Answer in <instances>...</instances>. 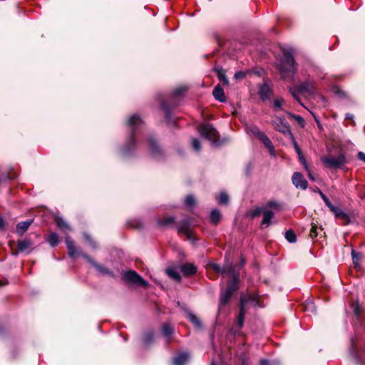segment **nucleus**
Here are the masks:
<instances>
[{"mask_svg": "<svg viewBox=\"0 0 365 365\" xmlns=\"http://www.w3.org/2000/svg\"><path fill=\"white\" fill-rule=\"evenodd\" d=\"M123 279L129 283L147 286L148 282L144 280L136 272L129 270L123 274Z\"/></svg>", "mask_w": 365, "mask_h": 365, "instance_id": "nucleus-7", "label": "nucleus"}, {"mask_svg": "<svg viewBox=\"0 0 365 365\" xmlns=\"http://www.w3.org/2000/svg\"><path fill=\"white\" fill-rule=\"evenodd\" d=\"M230 266L233 267V270H235V267L232 265V264H226L222 269H221L220 266L217 264L212 263L210 264V267L214 269L215 271L217 272H220L222 274L227 273L230 275V273L227 271V268H229ZM235 272V271H234Z\"/></svg>", "mask_w": 365, "mask_h": 365, "instance_id": "nucleus-24", "label": "nucleus"}, {"mask_svg": "<svg viewBox=\"0 0 365 365\" xmlns=\"http://www.w3.org/2000/svg\"><path fill=\"white\" fill-rule=\"evenodd\" d=\"M360 197L362 199H365V189L360 192Z\"/></svg>", "mask_w": 365, "mask_h": 365, "instance_id": "nucleus-57", "label": "nucleus"}, {"mask_svg": "<svg viewBox=\"0 0 365 365\" xmlns=\"http://www.w3.org/2000/svg\"><path fill=\"white\" fill-rule=\"evenodd\" d=\"M199 132L202 136L212 143H215L218 138V133L215 128L210 124H202L199 128Z\"/></svg>", "mask_w": 365, "mask_h": 365, "instance_id": "nucleus-6", "label": "nucleus"}, {"mask_svg": "<svg viewBox=\"0 0 365 365\" xmlns=\"http://www.w3.org/2000/svg\"><path fill=\"white\" fill-rule=\"evenodd\" d=\"M142 124H143V121L138 115H133L129 118V119L128 120V125L132 130V136H131V138H130L128 144L126 145V147L123 150V152L125 153H128L133 148L135 147V140L134 138V132H135V129L140 128Z\"/></svg>", "mask_w": 365, "mask_h": 365, "instance_id": "nucleus-3", "label": "nucleus"}, {"mask_svg": "<svg viewBox=\"0 0 365 365\" xmlns=\"http://www.w3.org/2000/svg\"><path fill=\"white\" fill-rule=\"evenodd\" d=\"M323 200L325 202L326 205L329 208V210L333 208L334 205L331 204V202L329 201L327 197H326V198Z\"/></svg>", "mask_w": 365, "mask_h": 365, "instance_id": "nucleus-47", "label": "nucleus"}, {"mask_svg": "<svg viewBox=\"0 0 365 365\" xmlns=\"http://www.w3.org/2000/svg\"><path fill=\"white\" fill-rule=\"evenodd\" d=\"M287 114L290 118L294 119L302 127L304 126V120L302 116L293 114L292 113H288Z\"/></svg>", "mask_w": 365, "mask_h": 365, "instance_id": "nucleus-35", "label": "nucleus"}, {"mask_svg": "<svg viewBox=\"0 0 365 365\" xmlns=\"http://www.w3.org/2000/svg\"><path fill=\"white\" fill-rule=\"evenodd\" d=\"M236 78H242L245 77V73L242 71L236 72L235 74Z\"/></svg>", "mask_w": 365, "mask_h": 365, "instance_id": "nucleus-49", "label": "nucleus"}, {"mask_svg": "<svg viewBox=\"0 0 365 365\" xmlns=\"http://www.w3.org/2000/svg\"><path fill=\"white\" fill-rule=\"evenodd\" d=\"M153 334L152 333H148L146 334L145 342L149 343L153 340Z\"/></svg>", "mask_w": 365, "mask_h": 365, "instance_id": "nucleus-48", "label": "nucleus"}, {"mask_svg": "<svg viewBox=\"0 0 365 365\" xmlns=\"http://www.w3.org/2000/svg\"><path fill=\"white\" fill-rule=\"evenodd\" d=\"M48 243L52 246L55 247L58 244V235L56 233H51L48 237Z\"/></svg>", "mask_w": 365, "mask_h": 365, "instance_id": "nucleus-30", "label": "nucleus"}, {"mask_svg": "<svg viewBox=\"0 0 365 365\" xmlns=\"http://www.w3.org/2000/svg\"><path fill=\"white\" fill-rule=\"evenodd\" d=\"M291 93H292V96H293V97H294V98H295L298 102H299V103H300V104H301L302 106H303V105H302V103L300 102V100H299V97H298V96H297V94H298V93H299L297 91V88H296V90H295V91H291Z\"/></svg>", "mask_w": 365, "mask_h": 365, "instance_id": "nucleus-46", "label": "nucleus"}, {"mask_svg": "<svg viewBox=\"0 0 365 365\" xmlns=\"http://www.w3.org/2000/svg\"><path fill=\"white\" fill-rule=\"evenodd\" d=\"M227 271L230 273L232 281L227 285L226 289H222L221 291L220 296V309L229 302L233 292L238 289V274L234 272L232 266L227 268Z\"/></svg>", "mask_w": 365, "mask_h": 365, "instance_id": "nucleus-1", "label": "nucleus"}, {"mask_svg": "<svg viewBox=\"0 0 365 365\" xmlns=\"http://www.w3.org/2000/svg\"><path fill=\"white\" fill-rule=\"evenodd\" d=\"M215 98L220 102L225 101V96L223 88L220 86L217 85L212 92Z\"/></svg>", "mask_w": 365, "mask_h": 365, "instance_id": "nucleus-19", "label": "nucleus"}, {"mask_svg": "<svg viewBox=\"0 0 365 365\" xmlns=\"http://www.w3.org/2000/svg\"><path fill=\"white\" fill-rule=\"evenodd\" d=\"M320 98H321L323 101L324 100V96H320Z\"/></svg>", "mask_w": 365, "mask_h": 365, "instance_id": "nucleus-62", "label": "nucleus"}, {"mask_svg": "<svg viewBox=\"0 0 365 365\" xmlns=\"http://www.w3.org/2000/svg\"><path fill=\"white\" fill-rule=\"evenodd\" d=\"M189 359V355L187 353H182L179 354L178 356L174 358L173 364L174 365H183Z\"/></svg>", "mask_w": 365, "mask_h": 365, "instance_id": "nucleus-23", "label": "nucleus"}, {"mask_svg": "<svg viewBox=\"0 0 365 365\" xmlns=\"http://www.w3.org/2000/svg\"><path fill=\"white\" fill-rule=\"evenodd\" d=\"M162 107L165 110L166 115H167V117H168L169 112H168V110L167 109V108H166V106H165L164 103H162Z\"/></svg>", "mask_w": 365, "mask_h": 365, "instance_id": "nucleus-56", "label": "nucleus"}, {"mask_svg": "<svg viewBox=\"0 0 365 365\" xmlns=\"http://www.w3.org/2000/svg\"><path fill=\"white\" fill-rule=\"evenodd\" d=\"M263 211V209L262 207H257L252 210H250L248 212V215L254 218L258 215H260V213Z\"/></svg>", "mask_w": 365, "mask_h": 365, "instance_id": "nucleus-38", "label": "nucleus"}, {"mask_svg": "<svg viewBox=\"0 0 365 365\" xmlns=\"http://www.w3.org/2000/svg\"><path fill=\"white\" fill-rule=\"evenodd\" d=\"M297 155H298V157H299V159L300 162L304 165L305 169L308 170V166L307 165L306 160H305L304 157L302 155V153L301 152L299 153H297Z\"/></svg>", "mask_w": 365, "mask_h": 365, "instance_id": "nucleus-44", "label": "nucleus"}, {"mask_svg": "<svg viewBox=\"0 0 365 365\" xmlns=\"http://www.w3.org/2000/svg\"><path fill=\"white\" fill-rule=\"evenodd\" d=\"M188 319L197 327H201V322L199 318L192 312L187 313Z\"/></svg>", "mask_w": 365, "mask_h": 365, "instance_id": "nucleus-29", "label": "nucleus"}, {"mask_svg": "<svg viewBox=\"0 0 365 365\" xmlns=\"http://www.w3.org/2000/svg\"><path fill=\"white\" fill-rule=\"evenodd\" d=\"M187 90V87L185 86H182L177 88L172 94V99L175 101L176 99L182 97L185 91Z\"/></svg>", "mask_w": 365, "mask_h": 365, "instance_id": "nucleus-22", "label": "nucleus"}, {"mask_svg": "<svg viewBox=\"0 0 365 365\" xmlns=\"http://www.w3.org/2000/svg\"><path fill=\"white\" fill-rule=\"evenodd\" d=\"M148 143L150 150V153L154 157H158L161 154V150L160 147L158 145L157 142L153 137H150L148 139Z\"/></svg>", "mask_w": 365, "mask_h": 365, "instance_id": "nucleus-14", "label": "nucleus"}, {"mask_svg": "<svg viewBox=\"0 0 365 365\" xmlns=\"http://www.w3.org/2000/svg\"><path fill=\"white\" fill-rule=\"evenodd\" d=\"M323 231L322 227H318V226L315 224H312V227L309 232V237L314 240L317 237L320 232Z\"/></svg>", "mask_w": 365, "mask_h": 365, "instance_id": "nucleus-26", "label": "nucleus"}, {"mask_svg": "<svg viewBox=\"0 0 365 365\" xmlns=\"http://www.w3.org/2000/svg\"><path fill=\"white\" fill-rule=\"evenodd\" d=\"M31 222L32 220H26L18 223L16 227L17 234L19 235L20 236H22L25 233V232L29 229Z\"/></svg>", "mask_w": 365, "mask_h": 365, "instance_id": "nucleus-17", "label": "nucleus"}, {"mask_svg": "<svg viewBox=\"0 0 365 365\" xmlns=\"http://www.w3.org/2000/svg\"><path fill=\"white\" fill-rule=\"evenodd\" d=\"M176 105H177V103H176L175 102H173V106H176Z\"/></svg>", "mask_w": 365, "mask_h": 365, "instance_id": "nucleus-60", "label": "nucleus"}, {"mask_svg": "<svg viewBox=\"0 0 365 365\" xmlns=\"http://www.w3.org/2000/svg\"><path fill=\"white\" fill-rule=\"evenodd\" d=\"M173 222L174 218L173 217H169L158 220V224L161 226H168L173 224Z\"/></svg>", "mask_w": 365, "mask_h": 365, "instance_id": "nucleus-37", "label": "nucleus"}, {"mask_svg": "<svg viewBox=\"0 0 365 365\" xmlns=\"http://www.w3.org/2000/svg\"><path fill=\"white\" fill-rule=\"evenodd\" d=\"M294 149H295L297 153H299L302 152L301 149L299 148V145H297V143L296 142L294 143Z\"/></svg>", "mask_w": 365, "mask_h": 365, "instance_id": "nucleus-51", "label": "nucleus"}, {"mask_svg": "<svg viewBox=\"0 0 365 365\" xmlns=\"http://www.w3.org/2000/svg\"><path fill=\"white\" fill-rule=\"evenodd\" d=\"M260 365H269V361L262 359L260 361Z\"/></svg>", "mask_w": 365, "mask_h": 365, "instance_id": "nucleus-53", "label": "nucleus"}, {"mask_svg": "<svg viewBox=\"0 0 365 365\" xmlns=\"http://www.w3.org/2000/svg\"><path fill=\"white\" fill-rule=\"evenodd\" d=\"M286 240L291 243H294L297 241V236L293 230H288L285 232Z\"/></svg>", "mask_w": 365, "mask_h": 365, "instance_id": "nucleus-32", "label": "nucleus"}, {"mask_svg": "<svg viewBox=\"0 0 365 365\" xmlns=\"http://www.w3.org/2000/svg\"><path fill=\"white\" fill-rule=\"evenodd\" d=\"M358 158L359 159H360L361 160L365 162V153H364L363 152H359L358 153Z\"/></svg>", "mask_w": 365, "mask_h": 365, "instance_id": "nucleus-50", "label": "nucleus"}, {"mask_svg": "<svg viewBox=\"0 0 365 365\" xmlns=\"http://www.w3.org/2000/svg\"><path fill=\"white\" fill-rule=\"evenodd\" d=\"M330 210L334 214L336 218L342 220L345 223L349 222V215L346 212H344L341 208L334 206L333 208H331Z\"/></svg>", "mask_w": 365, "mask_h": 365, "instance_id": "nucleus-16", "label": "nucleus"}, {"mask_svg": "<svg viewBox=\"0 0 365 365\" xmlns=\"http://www.w3.org/2000/svg\"><path fill=\"white\" fill-rule=\"evenodd\" d=\"M250 299V297L242 295L240 298V309L237 316V323L240 328H242L244 324L245 315V306L247 302Z\"/></svg>", "mask_w": 365, "mask_h": 365, "instance_id": "nucleus-9", "label": "nucleus"}, {"mask_svg": "<svg viewBox=\"0 0 365 365\" xmlns=\"http://www.w3.org/2000/svg\"><path fill=\"white\" fill-rule=\"evenodd\" d=\"M284 104V100L282 98H277L274 101V106L277 108H281Z\"/></svg>", "mask_w": 365, "mask_h": 365, "instance_id": "nucleus-43", "label": "nucleus"}, {"mask_svg": "<svg viewBox=\"0 0 365 365\" xmlns=\"http://www.w3.org/2000/svg\"><path fill=\"white\" fill-rule=\"evenodd\" d=\"M85 258H86L88 262H90L93 266L102 274V275H109L113 277V274L112 272H110L109 269H108L106 267H103V265H101L96 262H95L92 259L89 258L86 255H83Z\"/></svg>", "mask_w": 365, "mask_h": 365, "instance_id": "nucleus-13", "label": "nucleus"}, {"mask_svg": "<svg viewBox=\"0 0 365 365\" xmlns=\"http://www.w3.org/2000/svg\"><path fill=\"white\" fill-rule=\"evenodd\" d=\"M210 220L212 224L217 225L221 220V214L219 210H213L210 214Z\"/></svg>", "mask_w": 365, "mask_h": 365, "instance_id": "nucleus-27", "label": "nucleus"}, {"mask_svg": "<svg viewBox=\"0 0 365 365\" xmlns=\"http://www.w3.org/2000/svg\"><path fill=\"white\" fill-rule=\"evenodd\" d=\"M178 232L185 234L189 238L190 237V230L187 225H179Z\"/></svg>", "mask_w": 365, "mask_h": 365, "instance_id": "nucleus-36", "label": "nucleus"}, {"mask_svg": "<svg viewBox=\"0 0 365 365\" xmlns=\"http://www.w3.org/2000/svg\"><path fill=\"white\" fill-rule=\"evenodd\" d=\"M351 256H352L353 264H354V268H356V269H359L361 267V264H360L361 255H360V254L355 252L353 250L351 251Z\"/></svg>", "mask_w": 365, "mask_h": 365, "instance_id": "nucleus-25", "label": "nucleus"}, {"mask_svg": "<svg viewBox=\"0 0 365 365\" xmlns=\"http://www.w3.org/2000/svg\"><path fill=\"white\" fill-rule=\"evenodd\" d=\"M167 273L170 277H172L175 280H176V281L180 280V278H181L180 275L178 272V271H176L175 269H168Z\"/></svg>", "mask_w": 365, "mask_h": 365, "instance_id": "nucleus-34", "label": "nucleus"}, {"mask_svg": "<svg viewBox=\"0 0 365 365\" xmlns=\"http://www.w3.org/2000/svg\"><path fill=\"white\" fill-rule=\"evenodd\" d=\"M162 331L165 336L168 337L173 333V328L169 324H165L162 327Z\"/></svg>", "mask_w": 365, "mask_h": 365, "instance_id": "nucleus-31", "label": "nucleus"}, {"mask_svg": "<svg viewBox=\"0 0 365 365\" xmlns=\"http://www.w3.org/2000/svg\"><path fill=\"white\" fill-rule=\"evenodd\" d=\"M182 272L187 276L195 274L197 271V267L192 263H187L181 266Z\"/></svg>", "mask_w": 365, "mask_h": 365, "instance_id": "nucleus-18", "label": "nucleus"}, {"mask_svg": "<svg viewBox=\"0 0 365 365\" xmlns=\"http://www.w3.org/2000/svg\"><path fill=\"white\" fill-rule=\"evenodd\" d=\"M272 90L267 84H263L259 87V96L262 101L269 99L272 96Z\"/></svg>", "mask_w": 365, "mask_h": 365, "instance_id": "nucleus-15", "label": "nucleus"}, {"mask_svg": "<svg viewBox=\"0 0 365 365\" xmlns=\"http://www.w3.org/2000/svg\"><path fill=\"white\" fill-rule=\"evenodd\" d=\"M307 172H308V176H309V178L312 180V181H314L315 180V178L314 177V175L311 173V172L309 171V170H307Z\"/></svg>", "mask_w": 365, "mask_h": 365, "instance_id": "nucleus-52", "label": "nucleus"}, {"mask_svg": "<svg viewBox=\"0 0 365 365\" xmlns=\"http://www.w3.org/2000/svg\"><path fill=\"white\" fill-rule=\"evenodd\" d=\"M4 225V220L2 217H0V229L3 228Z\"/></svg>", "mask_w": 365, "mask_h": 365, "instance_id": "nucleus-58", "label": "nucleus"}, {"mask_svg": "<svg viewBox=\"0 0 365 365\" xmlns=\"http://www.w3.org/2000/svg\"><path fill=\"white\" fill-rule=\"evenodd\" d=\"M297 91L307 96H313L315 93L316 87L312 82L307 81L297 86Z\"/></svg>", "mask_w": 365, "mask_h": 365, "instance_id": "nucleus-10", "label": "nucleus"}, {"mask_svg": "<svg viewBox=\"0 0 365 365\" xmlns=\"http://www.w3.org/2000/svg\"><path fill=\"white\" fill-rule=\"evenodd\" d=\"M250 131L252 134H254L260 141L263 143L264 146L268 149L269 153L271 155L275 156V150L274 147L270 140V139L267 136V135L261 131L259 128L257 126H252L250 128Z\"/></svg>", "mask_w": 365, "mask_h": 365, "instance_id": "nucleus-4", "label": "nucleus"}, {"mask_svg": "<svg viewBox=\"0 0 365 365\" xmlns=\"http://www.w3.org/2000/svg\"><path fill=\"white\" fill-rule=\"evenodd\" d=\"M55 222L59 228L68 230H71L69 225L63 220V218L56 217L55 218Z\"/></svg>", "mask_w": 365, "mask_h": 365, "instance_id": "nucleus-28", "label": "nucleus"}, {"mask_svg": "<svg viewBox=\"0 0 365 365\" xmlns=\"http://www.w3.org/2000/svg\"><path fill=\"white\" fill-rule=\"evenodd\" d=\"M267 207L274 208L276 210H279L281 207V205L277 201H269L267 202Z\"/></svg>", "mask_w": 365, "mask_h": 365, "instance_id": "nucleus-42", "label": "nucleus"}, {"mask_svg": "<svg viewBox=\"0 0 365 365\" xmlns=\"http://www.w3.org/2000/svg\"><path fill=\"white\" fill-rule=\"evenodd\" d=\"M220 204L227 205L229 202V196L225 192H221L217 197Z\"/></svg>", "mask_w": 365, "mask_h": 365, "instance_id": "nucleus-33", "label": "nucleus"}, {"mask_svg": "<svg viewBox=\"0 0 365 365\" xmlns=\"http://www.w3.org/2000/svg\"><path fill=\"white\" fill-rule=\"evenodd\" d=\"M322 162L329 168L337 169L341 168L346 163V156L343 153H340L337 156L329 155L322 158Z\"/></svg>", "mask_w": 365, "mask_h": 365, "instance_id": "nucleus-5", "label": "nucleus"}, {"mask_svg": "<svg viewBox=\"0 0 365 365\" xmlns=\"http://www.w3.org/2000/svg\"><path fill=\"white\" fill-rule=\"evenodd\" d=\"M66 244L68 249V255L71 257H75L77 254V249L71 237H66Z\"/></svg>", "mask_w": 365, "mask_h": 365, "instance_id": "nucleus-20", "label": "nucleus"}, {"mask_svg": "<svg viewBox=\"0 0 365 365\" xmlns=\"http://www.w3.org/2000/svg\"><path fill=\"white\" fill-rule=\"evenodd\" d=\"M318 193L319 194L322 200H324L326 198L327 196L321 191L320 189H318Z\"/></svg>", "mask_w": 365, "mask_h": 365, "instance_id": "nucleus-54", "label": "nucleus"}, {"mask_svg": "<svg viewBox=\"0 0 365 365\" xmlns=\"http://www.w3.org/2000/svg\"><path fill=\"white\" fill-rule=\"evenodd\" d=\"M217 75L221 82L226 85L228 84V79L226 78L225 74L222 70H219L217 71Z\"/></svg>", "mask_w": 365, "mask_h": 365, "instance_id": "nucleus-39", "label": "nucleus"}, {"mask_svg": "<svg viewBox=\"0 0 365 365\" xmlns=\"http://www.w3.org/2000/svg\"><path fill=\"white\" fill-rule=\"evenodd\" d=\"M295 70L296 65L294 57L291 52L287 51L284 53L279 66V71L282 78H286L292 76Z\"/></svg>", "mask_w": 365, "mask_h": 365, "instance_id": "nucleus-2", "label": "nucleus"}, {"mask_svg": "<svg viewBox=\"0 0 365 365\" xmlns=\"http://www.w3.org/2000/svg\"><path fill=\"white\" fill-rule=\"evenodd\" d=\"M274 212L271 210H264L263 212V219L261 223L262 227H267L270 224V220L274 217Z\"/></svg>", "mask_w": 365, "mask_h": 365, "instance_id": "nucleus-21", "label": "nucleus"}, {"mask_svg": "<svg viewBox=\"0 0 365 365\" xmlns=\"http://www.w3.org/2000/svg\"><path fill=\"white\" fill-rule=\"evenodd\" d=\"M212 365H215L214 362L212 363Z\"/></svg>", "mask_w": 365, "mask_h": 365, "instance_id": "nucleus-63", "label": "nucleus"}, {"mask_svg": "<svg viewBox=\"0 0 365 365\" xmlns=\"http://www.w3.org/2000/svg\"><path fill=\"white\" fill-rule=\"evenodd\" d=\"M273 124L275 130L283 133L284 135H291V130L289 123L284 118L276 117L273 120Z\"/></svg>", "mask_w": 365, "mask_h": 365, "instance_id": "nucleus-8", "label": "nucleus"}, {"mask_svg": "<svg viewBox=\"0 0 365 365\" xmlns=\"http://www.w3.org/2000/svg\"><path fill=\"white\" fill-rule=\"evenodd\" d=\"M185 202L186 205L192 207L195 204V199L192 195H190L186 197Z\"/></svg>", "mask_w": 365, "mask_h": 365, "instance_id": "nucleus-40", "label": "nucleus"}, {"mask_svg": "<svg viewBox=\"0 0 365 365\" xmlns=\"http://www.w3.org/2000/svg\"><path fill=\"white\" fill-rule=\"evenodd\" d=\"M192 145L195 150L199 151L201 148L200 142L197 138H193L192 140Z\"/></svg>", "mask_w": 365, "mask_h": 365, "instance_id": "nucleus-41", "label": "nucleus"}, {"mask_svg": "<svg viewBox=\"0 0 365 365\" xmlns=\"http://www.w3.org/2000/svg\"><path fill=\"white\" fill-rule=\"evenodd\" d=\"M86 237L87 240H91L90 237L88 235H86Z\"/></svg>", "mask_w": 365, "mask_h": 365, "instance_id": "nucleus-59", "label": "nucleus"}, {"mask_svg": "<svg viewBox=\"0 0 365 365\" xmlns=\"http://www.w3.org/2000/svg\"><path fill=\"white\" fill-rule=\"evenodd\" d=\"M356 361L359 365H365V356H356Z\"/></svg>", "mask_w": 365, "mask_h": 365, "instance_id": "nucleus-45", "label": "nucleus"}, {"mask_svg": "<svg viewBox=\"0 0 365 365\" xmlns=\"http://www.w3.org/2000/svg\"><path fill=\"white\" fill-rule=\"evenodd\" d=\"M354 115L350 113H346V119L347 120H353Z\"/></svg>", "mask_w": 365, "mask_h": 365, "instance_id": "nucleus-55", "label": "nucleus"}, {"mask_svg": "<svg viewBox=\"0 0 365 365\" xmlns=\"http://www.w3.org/2000/svg\"><path fill=\"white\" fill-rule=\"evenodd\" d=\"M14 255H18V252H14Z\"/></svg>", "mask_w": 365, "mask_h": 365, "instance_id": "nucleus-61", "label": "nucleus"}, {"mask_svg": "<svg viewBox=\"0 0 365 365\" xmlns=\"http://www.w3.org/2000/svg\"><path fill=\"white\" fill-rule=\"evenodd\" d=\"M292 182L297 187H300L302 190H306L308 186V182L304 180L303 175L300 173H294L292 175Z\"/></svg>", "mask_w": 365, "mask_h": 365, "instance_id": "nucleus-12", "label": "nucleus"}, {"mask_svg": "<svg viewBox=\"0 0 365 365\" xmlns=\"http://www.w3.org/2000/svg\"><path fill=\"white\" fill-rule=\"evenodd\" d=\"M19 252L30 253L34 250L33 242L29 238H24L21 240H19L17 242Z\"/></svg>", "mask_w": 365, "mask_h": 365, "instance_id": "nucleus-11", "label": "nucleus"}]
</instances>
